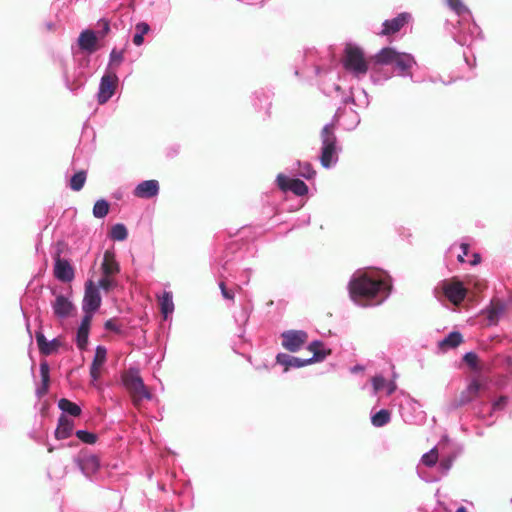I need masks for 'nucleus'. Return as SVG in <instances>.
Segmentation results:
<instances>
[{"mask_svg":"<svg viewBox=\"0 0 512 512\" xmlns=\"http://www.w3.org/2000/svg\"><path fill=\"white\" fill-rule=\"evenodd\" d=\"M391 278L379 270L360 269L355 271L348 283L351 300L360 307H374L382 304L390 295Z\"/></svg>","mask_w":512,"mask_h":512,"instance_id":"obj_1","label":"nucleus"},{"mask_svg":"<svg viewBox=\"0 0 512 512\" xmlns=\"http://www.w3.org/2000/svg\"><path fill=\"white\" fill-rule=\"evenodd\" d=\"M447 6L459 17V31L454 36L462 46H471L481 35L480 27L474 22L470 9L462 0H445Z\"/></svg>","mask_w":512,"mask_h":512,"instance_id":"obj_2","label":"nucleus"},{"mask_svg":"<svg viewBox=\"0 0 512 512\" xmlns=\"http://www.w3.org/2000/svg\"><path fill=\"white\" fill-rule=\"evenodd\" d=\"M375 62L380 65L393 66L398 75L410 77L413 82H417L410 73V69L416 65L412 54L399 52L393 47H385L375 55Z\"/></svg>","mask_w":512,"mask_h":512,"instance_id":"obj_3","label":"nucleus"},{"mask_svg":"<svg viewBox=\"0 0 512 512\" xmlns=\"http://www.w3.org/2000/svg\"><path fill=\"white\" fill-rule=\"evenodd\" d=\"M339 116L338 112L334 116L335 121ZM321 138V154L320 163L326 168H332L336 165L339 159V153L342 148L337 141V137L334 132V122L326 124L320 133Z\"/></svg>","mask_w":512,"mask_h":512,"instance_id":"obj_4","label":"nucleus"},{"mask_svg":"<svg viewBox=\"0 0 512 512\" xmlns=\"http://www.w3.org/2000/svg\"><path fill=\"white\" fill-rule=\"evenodd\" d=\"M343 66L346 72L357 80L363 79L369 71V64L363 51L354 45H348L346 47Z\"/></svg>","mask_w":512,"mask_h":512,"instance_id":"obj_5","label":"nucleus"},{"mask_svg":"<svg viewBox=\"0 0 512 512\" xmlns=\"http://www.w3.org/2000/svg\"><path fill=\"white\" fill-rule=\"evenodd\" d=\"M434 292L438 298L443 296L450 303L457 306L466 298L467 287L463 281L457 278H451L441 281Z\"/></svg>","mask_w":512,"mask_h":512,"instance_id":"obj_6","label":"nucleus"},{"mask_svg":"<svg viewBox=\"0 0 512 512\" xmlns=\"http://www.w3.org/2000/svg\"><path fill=\"white\" fill-rule=\"evenodd\" d=\"M122 381L126 389L131 393L136 405L143 399H151V393L144 385L138 369L130 368L123 374Z\"/></svg>","mask_w":512,"mask_h":512,"instance_id":"obj_7","label":"nucleus"},{"mask_svg":"<svg viewBox=\"0 0 512 512\" xmlns=\"http://www.w3.org/2000/svg\"><path fill=\"white\" fill-rule=\"evenodd\" d=\"M446 442L445 448L440 450L438 469L443 475H446L451 469L455 459L460 454L461 449L455 445L447 436L443 437Z\"/></svg>","mask_w":512,"mask_h":512,"instance_id":"obj_8","label":"nucleus"},{"mask_svg":"<svg viewBox=\"0 0 512 512\" xmlns=\"http://www.w3.org/2000/svg\"><path fill=\"white\" fill-rule=\"evenodd\" d=\"M400 414L406 423H421L425 419V412L421 404L412 398H407L400 405Z\"/></svg>","mask_w":512,"mask_h":512,"instance_id":"obj_9","label":"nucleus"},{"mask_svg":"<svg viewBox=\"0 0 512 512\" xmlns=\"http://www.w3.org/2000/svg\"><path fill=\"white\" fill-rule=\"evenodd\" d=\"M282 346L290 351H299L307 342L308 335L303 330H288L281 334Z\"/></svg>","mask_w":512,"mask_h":512,"instance_id":"obj_10","label":"nucleus"},{"mask_svg":"<svg viewBox=\"0 0 512 512\" xmlns=\"http://www.w3.org/2000/svg\"><path fill=\"white\" fill-rule=\"evenodd\" d=\"M117 81L118 78L114 73H107L102 76L97 93V101L99 104L103 105L112 98L115 93Z\"/></svg>","mask_w":512,"mask_h":512,"instance_id":"obj_11","label":"nucleus"},{"mask_svg":"<svg viewBox=\"0 0 512 512\" xmlns=\"http://www.w3.org/2000/svg\"><path fill=\"white\" fill-rule=\"evenodd\" d=\"M276 182L283 192L291 191L297 196H304L308 193V186L300 179L289 178L280 173L276 178Z\"/></svg>","mask_w":512,"mask_h":512,"instance_id":"obj_12","label":"nucleus"},{"mask_svg":"<svg viewBox=\"0 0 512 512\" xmlns=\"http://www.w3.org/2000/svg\"><path fill=\"white\" fill-rule=\"evenodd\" d=\"M101 305V296L98 287L89 280L85 285V293L82 302L83 311L96 312Z\"/></svg>","mask_w":512,"mask_h":512,"instance_id":"obj_13","label":"nucleus"},{"mask_svg":"<svg viewBox=\"0 0 512 512\" xmlns=\"http://www.w3.org/2000/svg\"><path fill=\"white\" fill-rule=\"evenodd\" d=\"M75 462L86 477L94 475L100 467L99 459L94 454L80 453Z\"/></svg>","mask_w":512,"mask_h":512,"instance_id":"obj_14","label":"nucleus"},{"mask_svg":"<svg viewBox=\"0 0 512 512\" xmlns=\"http://www.w3.org/2000/svg\"><path fill=\"white\" fill-rule=\"evenodd\" d=\"M487 387L486 382L473 379L467 386V388L461 392L458 400L459 405H465L480 396L482 390Z\"/></svg>","mask_w":512,"mask_h":512,"instance_id":"obj_15","label":"nucleus"},{"mask_svg":"<svg viewBox=\"0 0 512 512\" xmlns=\"http://www.w3.org/2000/svg\"><path fill=\"white\" fill-rule=\"evenodd\" d=\"M55 300L51 303L53 313L57 318L64 319L70 316L71 312L74 310V305L69 299V297L63 294H55Z\"/></svg>","mask_w":512,"mask_h":512,"instance_id":"obj_16","label":"nucleus"},{"mask_svg":"<svg viewBox=\"0 0 512 512\" xmlns=\"http://www.w3.org/2000/svg\"><path fill=\"white\" fill-rule=\"evenodd\" d=\"M320 357H310L306 359L298 358L286 353H279L276 356V362L284 367V371H288L290 368H301L313 363V360H317Z\"/></svg>","mask_w":512,"mask_h":512,"instance_id":"obj_17","label":"nucleus"},{"mask_svg":"<svg viewBox=\"0 0 512 512\" xmlns=\"http://www.w3.org/2000/svg\"><path fill=\"white\" fill-rule=\"evenodd\" d=\"M107 350L104 346L98 345L95 349V355L90 366V377L93 386H96V382L100 378L101 368L106 361Z\"/></svg>","mask_w":512,"mask_h":512,"instance_id":"obj_18","label":"nucleus"},{"mask_svg":"<svg viewBox=\"0 0 512 512\" xmlns=\"http://www.w3.org/2000/svg\"><path fill=\"white\" fill-rule=\"evenodd\" d=\"M411 19V15L409 13L403 12L397 15L395 18L390 20H385L382 24L381 35H391L401 30V28L408 23Z\"/></svg>","mask_w":512,"mask_h":512,"instance_id":"obj_19","label":"nucleus"},{"mask_svg":"<svg viewBox=\"0 0 512 512\" xmlns=\"http://www.w3.org/2000/svg\"><path fill=\"white\" fill-rule=\"evenodd\" d=\"M159 193V183L157 180H145L140 182L134 189V196L142 199H150Z\"/></svg>","mask_w":512,"mask_h":512,"instance_id":"obj_20","label":"nucleus"},{"mask_svg":"<svg viewBox=\"0 0 512 512\" xmlns=\"http://www.w3.org/2000/svg\"><path fill=\"white\" fill-rule=\"evenodd\" d=\"M506 304L500 299H492L490 305L483 310L489 324H497L504 315Z\"/></svg>","mask_w":512,"mask_h":512,"instance_id":"obj_21","label":"nucleus"},{"mask_svg":"<svg viewBox=\"0 0 512 512\" xmlns=\"http://www.w3.org/2000/svg\"><path fill=\"white\" fill-rule=\"evenodd\" d=\"M54 275L62 282H70L74 278V271L68 261L58 258L55 261Z\"/></svg>","mask_w":512,"mask_h":512,"instance_id":"obj_22","label":"nucleus"},{"mask_svg":"<svg viewBox=\"0 0 512 512\" xmlns=\"http://www.w3.org/2000/svg\"><path fill=\"white\" fill-rule=\"evenodd\" d=\"M36 341L40 352L44 355L56 352L60 346V341L57 338L47 340L41 331L36 332Z\"/></svg>","mask_w":512,"mask_h":512,"instance_id":"obj_23","label":"nucleus"},{"mask_svg":"<svg viewBox=\"0 0 512 512\" xmlns=\"http://www.w3.org/2000/svg\"><path fill=\"white\" fill-rule=\"evenodd\" d=\"M97 37L92 30H84L78 37V45L81 50L92 53L96 50Z\"/></svg>","mask_w":512,"mask_h":512,"instance_id":"obj_24","label":"nucleus"},{"mask_svg":"<svg viewBox=\"0 0 512 512\" xmlns=\"http://www.w3.org/2000/svg\"><path fill=\"white\" fill-rule=\"evenodd\" d=\"M373 394L376 395L384 391L386 395H391L396 390L394 381L386 380L382 375H377L372 378Z\"/></svg>","mask_w":512,"mask_h":512,"instance_id":"obj_25","label":"nucleus"},{"mask_svg":"<svg viewBox=\"0 0 512 512\" xmlns=\"http://www.w3.org/2000/svg\"><path fill=\"white\" fill-rule=\"evenodd\" d=\"M445 445H446V442L443 441V437H442L436 446H434L428 452L423 454V456L421 457V464H423L426 467L435 466L439 460L440 450L444 449Z\"/></svg>","mask_w":512,"mask_h":512,"instance_id":"obj_26","label":"nucleus"},{"mask_svg":"<svg viewBox=\"0 0 512 512\" xmlns=\"http://www.w3.org/2000/svg\"><path fill=\"white\" fill-rule=\"evenodd\" d=\"M157 299L160 306V311L163 315V318L167 320L169 316H171L174 312V302L173 295L170 291H164L163 294L157 295Z\"/></svg>","mask_w":512,"mask_h":512,"instance_id":"obj_27","label":"nucleus"},{"mask_svg":"<svg viewBox=\"0 0 512 512\" xmlns=\"http://www.w3.org/2000/svg\"><path fill=\"white\" fill-rule=\"evenodd\" d=\"M102 273L106 276H113L120 270L119 264L115 259L114 253L106 251L104 253L103 262L101 265Z\"/></svg>","mask_w":512,"mask_h":512,"instance_id":"obj_28","label":"nucleus"},{"mask_svg":"<svg viewBox=\"0 0 512 512\" xmlns=\"http://www.w3.org/2000/svg\"><path fill=\"white\" fill-rule=\"evenodd\" d=\"M73 428L74 422L62 415L58 420L55 437L59 440L66 439L72 435Z\"/></svg>","mask_w":512,"mask_h":512,"instance_id":"obj_29","label":"nucleus"},{"mask_svg":"<svg viewBox=\"0 0 512 512\" xmlns=\"http://www.w3.org/2000/svg\"><path fill=\"white\" fill-rule=\"evenodd\" d=\"M469 245L467 243L453 244L447 250V258L456 257L460 263L466 262L465 257L468 255Z\"/></svg>","mask_w":512,"mask_h":512,"instance_id":"obj_30","label":"nucleus"},{"mask_svg":"<svg viewBox=\"0 0 512 512\" xmlns=\"http://www.w3.org/2000/svg\"><path fill=\"white\" fill-rule=\"evenodd\" d=\"M463 338L460 332H450L444 339L439 342V348L443 351L454 349L460 345Z\"/></svg>","mask_w":512,"mask_h":512,"instance_id":"obj_31","label":"nucleus"},{"mask_svg":"<svg viewBox=\"0 0 512 512\" xmlns=\"http://www.w3.org/2000/svg\"><path fill=\"white\" fill-rule=\"evenodd\" d=\"M40 375H41L42 385H41V387H38L36 390L38 397H41L42 395L46 394L48 391L49 365L47 362H42L40 364Z\"/></svg>","mask_w":512,"mask_h":512,"instance_id":"obj_32","label":"nucleus"},{"mask_svg":"<svg viewBox=\"0 0 512 512\" xmlns=\"http://www.w3.org/2000/svg\"><path fill=\"white\" fill-rule=\"evenodd\" d=\"M391 420V413L387 409H381L371 415V423L374 427H383Z\"/></svg>","mask_w":512,"mask_h":512,"instance_id":"obj_33","label":"nucleus"},{"mask_svg":"<svg viewBox=\"0 0 512 512\" xmlns=\"http://www.w3.org/2000/svg\"><path fill=\"white\" fill-rule=\"evenodd\" d=\"M150 31V26L146 22H139L135 25V34L133 36V43L136 46H141L144 43V36Z\"/></svg>","mask_w":512,"mask_h":512,"instance_id":"obj_34","label":"nucleus"},{"mask_svg":"<svg viewBox=\"0 0 512 512\" xmlns=\"http://www.w3.org/2000/svg\"><path fill=\"white\" fill-rule=\"evenodd\" d=\"M58 407L64 412V413H67L71 416H74V417H77L80 415L81 413V408L71 402L70 400L68 399H65V398H62L59 400L58 402Z\"/></svg>","mask_w":512,"mask_h":512,"instance_id":"obj_35","label":"nucleus"},{"mask_svg":"<svg viewBox=\"0 0 512 512\" xmlns=\"http://www.w3.org/2000/svg\"><path fill=\"white\" fill-rule=\"evenodd\" d=\"M109 212V203L105 199H99L93 206V216L95 218H104Z\"/></svg>","mask_w":512,"mask_h":512,"instance_id":"obj_36","label":"nucleus"},{"mask_svg":"<svg viewBox=\"0 0 512 512\" xmlns=\"http://www.w3.org/2000/svg\"><path fill=\"white\" fill-rule=\"evenodd\" d=\"M128 236L127 228L124 224L117 223L112 226L110 231L111 239L115 241H124Z\"/></svg>","mask_w":512,"mask_h":512,"instance_id":"obj_37","label":"nucleus"},{"mask_svg":"<svg viewBox=\"0 0 512 512\" xmlns=\"http://www.w3.org/2000/svg\"><path fill=\"white\" fill-rule=\"evenodd\" d=\"M85 181H86V172L82 170V171L75 173L71 177L69 186L73 191H80L83 188Z\"/></svg>","mask_w":512,"mask_h":512,"instance_id":"obj_38","label":"nucleus"},{"mask_svg":"<svg viewBox=\"0 0 512 512\" xmlns=\"http://www.w3.org/2000/svg\"><path fill=\"white\" fill-rule=\"evenodd\" d=\"M308 350L313 353L312 357H321L317 360H313V363L320 362L324 360L327 356V353L323 349V344L319 341H313L309 344Z\"/></svg>","mask_w":512,"mask_h":512,"instance_id":"obj_39","label":"nucleus"},{"mask_svg":"<svg viewBox=\"0 0 512 512\" xmlns=\"http://www.w3.org/2000/svg\"><path fill=\"white\" fill-rule=\"evenodd\" d=\"M464 284L467 287V291L474 289L476 292H480L486 287L485 281L476 276H468Z\"/></svg>","mask_w":512,"mask_h":512,"instance_id":"obj_40","label":"nucleus"},{"mask_svg":"<svg viewBox=\"0 0 512 512\" xmlns=\"http://www.w3.org/2000/svg\"><path fill=\"white\" fill-rule=\"evenodd\" d=\"M90 329L78 327L76 333V344L80 350H85L88 345Z\"/></svg>","mask_w":512,"mask_h":512,"instance_id":"obj_41","label":"nucleus"},{"mask_svg":"<svg viewBox=\"0 0 512 512\" xmlns=\"http://www.w3.org/2000/svg\"><path fill=\"white\" fill-rule=\"evenodd\" d=\"M345 117L350 119L348 122H343L342 124L346 130H352L360 123L359 115L353 110L346 112Z\"/></svg>","mask_w":512,"mask_h":512,"instance_id":"obj_42","label":"nucleus"},{"mask_svg":"<svg viewBox=\"0 0 512 512\" xmlns=\"http://www.w3.org/2000/svg\"><path fill=\"white\" fill-rule=\"evenodd\" d=\"M118 285L117 281L112 278V276L103 275V277L98 281V289L101 288L104 291L108 292Z\"/></svg>","mask_w":512,"mask_h":512,"instance_id":"obj_43","label":"nucleus"},{"mask_svg":"<svg viewBox=\"0 0 512 512\" xmlns=\"http://www.w3.org/2000/svg\"><path fill=\"white\" fill-rule=\"evenodd\" d=\"M75 434L79 440L86 444H94L97 441V435L86 430H77Z\"/></svg>","mask_w":512,"mask_h":512,"instance_id":"obj_44","label":"nucleus"},{"mask_svg":"<svg viewBox=\"0 0 512 512\" xmlns=\"http://www.w3.org/2000/svg\"><path fill=\"white\" fill-rule=\"evenodd\" d=\"M298 174L305 179H312L315 176V171L310 163H299Z\"/></svg>","mask_w":512,"mask_h":512,"instance_id":"obj_45","label":"nucleus"},{"mask_svg":"<svg viewBox=\"0 0 512 512\" xmlns=\"http://www.w3.org/2000/svg\"><path fill=\"white\" fill-rule=\"evenodd\" d=\"M65 84L67 89H69L71 92H76L83 86L84 82L80 80L71 81L70 78L67 75H65Z\"/></svg>","mask_w":512,"mask_h":512,"instance_id":"obj_46","label":"nucleus"},{"mask_svg":"<svg viewBox=\"0 0 512 512\" xmlns=\"http://www.w3.org/2000/svg\"><path fill=\"white\" fill-rule=\"evenodd\" d=\"M509 399L507 396H501L497 400H495L492 404L493 411H498L504 409L507 405Z\"/></svg>","mask_w":512,"mask_h":512,"instance_id":"obj_47","label":"nucleus"},{"mask_svg":"<svg viewBox=\"0 0 512 512\" xmlns=\"http://www.w3.org/2000/svg\"><path fill=\"white\" fill-rule=\"evenodd\" d=\"M84 313H85V315L83 316L79 327L90 329V325H91V321H92L94 312L93 311H84Z\"/></svg>","mask_w":512,"mask_h":512,"instance_id":"obj_48","label":"nucleus"},{"mask_svg":"<svg viewBox=\"0 0 512 512\" xmlns=\"http://www.w3.org/2000/svg\"><path fill=\"white\" fill-rule=\"evenodd\" d=\"M123 52L113 49L110 53V64L117 63L120 64L123 61Z\"/></svg>","mask_w":512,"mask_h":512,"instance_id":"obj_49","label":"nucleus"},{"mask_svg":"<svg viewBox=\"0 0 512 512\" xmlns=\"http://www.w3.org/2000/svg\"><path fill=\"white\" fill-rule=\"evenodd\" d=\"M219 287H220V290H221V294L222 296L225 298V299H228V300H233L234 298V293L232 290H229L226 288L225 286V283L224 282H220L219 283Z\"/></svg>","mask_w":512,"mask_h":512,"instance_id":"obj_50","label":"nucleus"},{"mask_svg":"<svg viewBox=\"0 0 512 512\" xmlns=\"http://www.w3.org/2000/svg\"><path fill=\"white\" fill-rule=\"evenodd\" d=\"M464 359L470 365H474L476 360H477V356L473 352H468V353L465 354Z\"/></svg>","mask_w":512,"mask_h":512,"instance_id":"obj_51","label":"nucleus"},{"mask_svg":"<svg viewBox=\"0 0 512 512\" xmlns=\"http://www.w3.org/2000/svg\"><path fill=\"white\" fill-rule=\"evenodd\" d=\"M464 59L469 67H473L475 65L474 55H469L467 52H464Z\"/></svg>","mask_w":512,"mask_h":512,"instance_id":"obj_52","label":"nucleus"},{"mask_svg":"<svg viewBox=\"0 0 512 512\" xmlns=\"http://www.w3.org/2000/svg\"><path fill=\"white\" fill-rule=\"evenodd\" d=\"M105 328L107 330H111V331H119L118 326L116 325V323L113 320L106 321Z\"/></svg>","mask_w":512,"mask_h":512,"instance_id":"obj_53","label":"nucleus"},{"mask_svg":"<svg viewBox=\"0 0 512 512\" xmlns=\"http://www.w3.org/2000/svg\"><path fill=\"white\" fill-rule=\"evenodd\" d=\"M99 24L102 26L103 35L108 33V31L110 30L109 23L105 20H102Z\"/></svg>","mask_w":512,"mask_h":512,"instance_id":"obj_54","label":"nucleus"},{"mask_svg":"<svg viewBox=\"0 0 512 512\" xmlns=\"http://www.w3.org/2000/svg\"><path fill=\"white\" fill-rule=\"evenodd\" d=\"M480 260H481L480 255L477 253H474L472 255V260H470L469 263L471 265H477L478 263H480Z\"/></svg>","mask_w":512,"mask_h":512,"instance_id":"obj_55","label":"nucleus"},{"mask_svg":"<svg viewBox=\"0 0 512 512\" xmlns=\"http://www.w3.org/2000/svg\"><path fill=\"white\" fill-rule=\"evenodd\" d=\"M371 80L375 84L380 82V78L377 76V73L375 70H372V72H371Z\"/></svg>","mask_w":512,"mask_h":512,"instance_id":"obj_56","label":"nucleus"},{"mask_svg":"<svg viewBox=\"0 0 512 512\" xmlns=\"http://www.w3.org/2000/svg\"><path fill=\"white\" fill-rule=\"evenodd\" d=\"M113 197L116 198V199H121L122 198V192L120 191H116L113 193Z\"/></svg>","mask_w":512,"mask_h":512,"instance_id":"obj_57","label":"nucleus"},{"mask_svg":"<svg viewBox=\"0 0 512 512\" xmlns=\"http://www.w3.org/2000/svg\"><path fill=\"white\" fill-rule=\"evenodd\" d=\"M456 512H467V509L464 506L459 507Z\"/></svg>","mask_w":512,"mask_h":512,"instance_id":"obj_58","label":"nucleus"},{"mask_svg":"<svg viewBox=\"0 0 512 512\" xmlns=\"http://www.w3.org/2000/svg\"><path fill=\"white\" fill-rule=\"evenodd\" d=\"M362 94L364 95V97L366 98L365 102L363 103L365 106L368 105V100H367V95H366V92L364 90H362Z\"/></svg>","mask_w":512,"mask_h":512,"instance_id":"obj_59","label":"nucleus"},{"mask_svg":"<svg viewBox=\"0 0 512 512\" xmlns=\"http://www.w3.org/2000/svg\"><path fill=\"white\" fill-rule=\"evenodd\" d=\"M26 328H27V331H28V333H29V335H30V338H32L31 331H30V324H29V322H27V323H26Z\"/></svg>","mask_w":512,"mask_h":512,"instance_id":"obj_60","label":"nucleus"},{"mask_svg":"<svg viewBox=\"0 0 512 512\" xmlns=\"http://www.w3.org/2000/svg\"><path fill=\"white\" fill-rule=\"evenodd\" d=\"M361 369H362V367H360V366H355V367H353V368H352V371H353V372H355V371H359V370H361Z\"/></svg>","mask_w":512,"mask_h":512,"instance_id":"obj_61","label":"nucleus"},{"mask_svg":"<svg viewBox=\"0 0 512 512\" xmlns=\"http://www.w3.org/2000/svg\"><path fill=\"white\" fill-rule=\"evenodd\" d=\"M309 221H310V217L308 216V217L306 218V220H305V223H306V224H308V223H309Z\"/></svg>","mask_w":512,"mask_h":512,"instance_id":"obj_62","label":"nucleus"},{"mask_svg":"<svg viewBox=\"0 0 512 512\" xmlns=\"http://www.w3.org/2000/svg\"><path fill=\"white\" fill-rule=\"evenodd\" d=\"M48 451H49V452H52V451H53V447H49V448H48Z\"/></svg>","mask_w":512,"mask_h":512,"instance_id":"obj_63","label":"nucleus"}]
</instances>
